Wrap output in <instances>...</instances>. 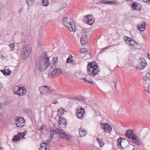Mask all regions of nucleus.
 <instances>
[{
	"mask_svg": "<svg viewBox=\"0 0 150 150\" xmlns=\"http://www.w3.org/2000/svg\"><path fill=\"white\" fill-rule=\"evenodd\" d=\"M46 133L49 136L50 135V140L46 141L47 142H43L41 145V147L39 150H47V144L50 143L52 141V137L55 133L58 134L61 138L68 140L70 139V136L69 135H67L63 130L60 129H57L54 130L52 127H50L46 129Z\"/></svg>",
	"mask_w": 150,
	"mask_h": 150,
	"instance_id": "nucleus-1",
	"label": "nucleus"
},
{
	"mask_svg": "<svg viewBox=\"0 0 150 150\" xmlns=\"http://www.w3.org/2000/svg\"><path fill=\"white\" fill-rule=\"evenodd\" d=\"M49 59L46 53L41 54L38 62L39 69L42 72L47 68L50 64Z\"/></svg>",
	"mask_w": 150,
	"mask_h": 150,
	"instance_id": "nucleus-2",
	"label": "nucleus"
},
{
	"mask_svg": "<svg viewBox=\"0 0 150 150\" xmlns=\"http://www.w3.org/2000/svg\"><path fill=\"white\" fill-rule=\"evenodd\" d=\"M63 23L70 31L74 32L75 31L76 29L75 24L71 18H69L67 17L64 18L63 19Z\"/></svg>",
	"mask_w": 150,
	"mask_h": 150,
	"instance_id": "nucleus-3",
	"label": "nucleus"
},
{
	"mask_svg": "<svg viewBox=\"0 0 150 150\" xmlns=\"http://www.w3.org/2000/svg\"><path fill=\"white\" fill-rule=\"evenodd\" d=\"M31 50V46L30 45H26L23 46L21 51V57L23 59H25L29 55Z\"/></svg>",
	"mask_w": 150,
	"mask_h": 150,
	"instance_id": "nucleus-4",
	"label": "nucleus"
},
{
	"mask_svg": "<svg viewBox=\"0 0 150 150\" xmlns=\"http://www.w3.org/2000/svg\"><path fill=\"white\" fill-rule=\"evenodd\" d=\"M39 90L41 93L43 94L50 93L55 91V89L47 86L40 87L39 88Z\"/></svg>",
	"mask_w": 150,
	"mask_h": 150,
	"instance_id": "nucleus-5",
	"label": "nucleus"
},
{
	"mask_svg": "<svg viewBox=\"0 0 150 150\" xmlns=\"http://www.w3.org/2000/svg\"><path fill=\"white\" fill-rule=\"evenodd\" d=\"M16 121L15 124L17 127H23L25 124V120L22 117L18 116L15 117L14 118Z\"/></svg>",
	"mask_w": 150,
	"mask_h": 150,
	"instance_id": "nucleus-6",
	"label": "nucleus"
},
{
	"mask_svg": "<svg viewBox=\"0 0 150 150\" xmlns=\"http://www.w3.org/2000/svg\"><path fill=\"white\" fill-rule=\"evenodd\" d=\"M83 21L87 24L91 25L94 23L95 19L92 15H90L85 16L83 18Z\"/></svg>",
	"mask_w": 150,
	"mask_h": 150,
	"instance_id": "nucleus-7",
	"label": "nucleus"
},
{
	"mask_svg": "<svg viewBox=\"0 0 150 150\" xmlns=\"http://www.w3.org/2000/svg\"><path fill=\"white\" fill-rule=\"evenodd\" d=\"M26 134V133L25 131L22 132H19L17 134L14 136V137L12 139V140L15 142H18L21 139L23 138Z\"/></svg>",
	"mask_w": 150,
	"mask_h": 150,
	"instance_id": "nucleus-8",
	"label": "nucleus"
},
{
	"mask_svg": "<svg viewBox=\"0 0 150 150\" xmlns=\"http://www.w3.org/2000/svg\"><path fill=\"white\" fill-rule=\"evenodd\" d=\"M58 126L60 128L66 127L67 125V120L66 119L60 116L58 121Z\"/></svg>",
	"mask_w": 150,
	"mask_h": 150,
	"instance_id": "nucleus-9",
	"label": "nucleus"
},
{
	"mask_svg": "<svg viewBox=\"0 0 150 150\" xmlns=\"http://www.w3.org/2000/svg\"><path fill=\"white\" fill-rule=\"evenodd\" d=\"M101 128L106 132L110 133L111 132L112 129V126L108 124L105 123H101Z\"/></svg>",
	"mask_w": 150,
	"mask_h": 150,
	"instance_id": "nucleus-10",
	"label": "nucleus"
},
{
	"mask_svg": "<svg viewBox=\"0 0 150 150\" xmlns=\"http://www.w3.org/2000/svg\"><path fill=\"white\" fill-rule=\"evenodd\" d=\"M139 62V64L138 66L136 67V68L137 69H142L146 66L147 62L144 58L141 59Z\"/></svg>",
	"mask_w": 150,
	"mask_h": 150,
	"instance_id": "nucleus-11",
	"label": "nucleus"
},
{
	"mask_svg": "<svg viewBox=\"0 0 150 150\" xmlns=\"http://www.w3.org/2000/svg\"><path fill=\"white\" fill-rule=\"evenodd\" d=\"M91 71L87 70L88 73L89 75H96L98 74L100 72V69L98 66H96L95 68L92 69Z\"/></svg>",
	"mask_w": 150,
	"mask_h": 150,
	"instance_id": "nucleus-12",
	"label": "nucleus"
},
{
	"mask_svg": "<svg viewBox=\"0 0 150 150\" xmlns=\"http://www.w3.org/2000/svg\"><path fill=\"white\" fill-rule=\"evenodd\" d=\"M27 92V90L24 87L19 88L17 92H15L16 95L19 96H23L25 95Z\"/></svg>",
	"mask_w": 150,
	"mask_h": 150,
	"instance_id": "nucleus-13",
	"label": "nucleus"
},
{
	"mask_svg": "<svg viewBox=\"0 0 150 150\" xmlns=\"http://www.w3.org/2000/svg\"><path fill=\"white\" fill-rule=\"evenodd\" d=\"M77 112L76 115L77 117L79 118H83L85 112V109L79 107L77 108Z\"/></svg>",
	"mask_w": 150,
	"mask_h": 150,
	"instance_id": "nucleus-14",
	"label": "nucleus"
},
{
	"mask_svg": "<svg viewBox=\"0 0 150 150\" xmlns=\"http://www.w3.org/2000/svg\"><path fill=\"white\" fill-rule=\"evenodd\" d=\"M131 129L127 130L125 132V135L126 136L129 138H131L132 139V137L134 136H136V134Z\"/></svg>",
	"mask_w": 150,
	"mask_h": 150,
	"instance_id": "nucleus-15",
	"label": "nucleus"
},
{
	"mask_svg": "<svg viewBox=\"0 0 150 150\" xmlns=\"http://www.w3.org/2000/svg\"><path fill=\"white\" fill-rule=\"evenodd\" d=\"M88 41V38L86 35L85 34L83 35L81 37L80 41L83 45L86 44Z\"/></svg>",
	"mask_w": 150,
	"mask_h": 150,
	"instance_id": "nucleus-16",
	"label": "nucleus"
},
{
	"mask_svg": "<svg viewBox=\"0 0 150 150\" xmlns=\"http://www.w3.org/2000/svg\"><path fill=\"white\" fill-rule=\"evenodd\" d=\"M98 66L96 64L95 62H93L91 63L89 62L87 66V70L88 71H91L92 69Z\"/></svg>",
	"mask_w": 150,
	"mask_h": 150,
	"instance_id": "nucleus-17",
	"label": "nucleus"
},
{
	"mask_svg": "<svg viewBox=\"0 0 150 150\" xmlns=\"http://www.w3.org/2000/svg\"><path fill=\"white\" fill-rule=\"evenodd\" d=\"M146 23L145 22L142 21L139 23V24L137 25L139 30L141 31H144L145 29Z\"/></svg>",
	"mask_w": 150,
	"mask_h": 150,
	"instance_id": "nucleus-18",
	"label": "nucleus"
},
{
	"mask_svg": "<svg viewBox=\"0 0 150 150\" xmlns=\"http://www.w3.org/2000/svg\"><path fill=\"white\" fill-rule=\"evenodd\" d=\"M150 82V76H144L142 78V82L145 85Z\"/></svg>",
	"mask_w": 150,
	"mask_h": 150,
	"instance_id": "nucleus-19",
	"label": "nucleus"
},
{
	"mask_svg": "<svg viewBox=\"0 0 150 150\" xmlns=\"http://www.w3.org/2000/svg\"><path fill=\"white\" fill-rule=\"evenodd\" d=\"M132 9L134 10L136 9L139 11L141 9L140 5L136 2H134L132 4Z\"/></svg>",
	"mask_w": 150,
	"mask_h": 150,
	"instance_id": "nucleus-20",
	"label": "nucleus"
},
{
	"mask_svg": "<svg viewBox=\"0 0 150 150\" xmlns=\"http://www.w3.org/2000/svg\"><path fill=\"white\" fill-rule=\"evenodd\" d=\"M132 141L133 142L135 143L138 146H141L142 143L141 141L138 139L137 138V136H134L132 137Z\"/></svg>",
	"mask_w": 150,
	"mask_h": 150,
	"instance_id": "nucleus-21",
	"label": "nucleus"
},
{
	"mask_svg": "<svg viewBox=\"0 0 150 150\" xmlns=\"http://www.w3.org/2000/svg\"><path fill=\"white\" fill-rule=\"evenodd\" d=\"M87 133V131L84 128L81 127L79 129V134L81 137L85 136Z\"/></svg>",
	"mask_w": 150,
	"mask_h": 150,
	"instance_id": "nucleus-22",
	"label": "nucleus"
},
{
	"mask_svg": "<svg viewBox=\"0 0 150 150\" xmlns=\"http://www.w3.org/2000/svg\"><path fill=\"white\" fill-rule=\"evenodd\" d=\"M1 71L3 73L4 75H5L6 74L7 75H10L11 73V71L9 70L7 67H5L4 70H1Z\"/></svg>",
	"mask_w": 150,
	"mask_h": 150,
	"instance_id": "nucleus-23",
	"label": "nucleus"
},
{
	"mask_svg": "<svg viewBox=\"0 0 150 150\" xmlns=\"http://www.w3.org/2000/svg\"><path fill=\"white\" fill-rule=\"evenodd\" d=\"M75 99L76 100L77 99L79 101L82 100L83 101H84L86 100V98L85 97L81 96H79L76 97H75Z\"/></svg>",
	"mask_w": 150,
	"mask_h": 150,
	"instance_id": "nucleus-24",
	"label": "nucleus"
},
{
	"mask_svg": "<svg viewBox=\"0 0 150 150\" xmlns=\"http://www.w3.org/2000/svg\"><path fill=\"white\" fill-rule=\"evenodd\" d=\"M35 1V0H26V3L28 6L33 5Z\"/></svg>",
	"mask_w": 150,
	"mask_h": 150,
	"instance_id": "nucleus-25",
	"label": "nucleus"
},
{
	"mask_svg": "<svg viewBox=\"0 0 150 150\" xmlns=\"http://www.w3.org/2000/svg\"><path fill=\"white\" fill-rule=\"evenodd\" d=\"M132 39V38H129L126 36H125L124 37V39L125 40V42L127 44H129V43Z\"/></svg>",
	"mask_w": 150,
	"mask_h": 150,
	"instance_id": "nucleus-26",
	"label": "nucleus"
},
{
	"mask_svg": "<svg viewBox=\"0 0 150 150\" xmlns=\"http://www.w3.org/2000/svg\"><path fill=\"white\" fill-rule=\"evenodd\" d=\"M129 44L131 46H137L138 45V44L135 41L133 40L132 39L131 40Z\"/></svg>",
	"mask_w": 150,
	"mask_h": 150,
	"instance_id": "nucleus-27",
	"label": "nucleus"
},
{
	"mask_svg": "<svg viewBox=\"0 0 150 150\" xmlns=\"http://www.w3.org/2000/svg\"><path fill=\"white\" fill-rule=\"evenodd\" d=\"M80 52L81 53L86 54L88 52L87 49L86 48H81L80 49Z\"/></svg>",
	"mask_w": 150,
	"mask_h": 150,
	"instance_id": "nucleus-28",
	"label": "nucleus"
},
{
	"mask_svg": "<svg viewBox=\"0 0 150 150\" xmlns=\"http://www.w3.org/2000/svg\"><path fill=\"white\" fill-rule=\"evenodd\" d=\"M42 4L45 6H47L49 4L48 0H42Z\"/></svg>",
	"mask_w": 150,
	"mask_h": 150,
	"instance_id": "nucleus-29",
	"label": "nucleus"
},
{
	"mask_svg": "<svg viewBox=\"0 0 150 150\" xmlns=\"http://www.w3.org/2000/svg\"><path fill=\"white\" fill-rule=\"evenodd\" d=\"M58 112L57 115L59 116H61L64 114V110L62 108H59L58 110Z\"/></svg>",
	"mask_w": 150,
	"mask_h": 150,
	"instance_id": "nucleus-30",
	"label": "nucleus"
},
{
	"mask_svg": "<svg viewBox=\"0 0 150 150\" xmlns=\"http://www.w3.org/2000/svg\"><path fill=\"white\" fill-rule=\"evenodd\" d=\"M117 84V82L115 81H113L111 83V86L113 88V89L114 90H117L116 88V85Z\"/></svg>",
	"mask_w": 150,
	"mask_h": 150,
	"instance_id": "nucleus-31",
	"label": "nucleus"
},
{
	"mask_svg": "<svg viewBox=\"0 0 150 150\" xmlns=\"http://www.w3.org/2000/svg\"><path fill=\"white\" fill-rule=\"evenodd\" d=\"M54 71L55 74H60L62 72L60 68H56L54 69Z\"/></svg>",
	"mask_w": 150,
	"mask_h": 150,
	"instance_id": "nucleus-32",
	"label": "nucleus"
},
{
	"mask_svg": "<svg viewBox=\"0 0 150 150\" xmlns=\"http://www.w3.org/2000/svg\"><path fill=\"white\" fill-rule=\"evenodd\" d=\"M97 142L98 143L100 147H102L104 145V143L102 139L100 140L98 138H97Z\"/></svg>",
	"mask_w": 150,
	"mask_h": 150,
	"instance_id": "nucleus-33",
	"label": "nucleus"
},
{
	"mask_svg": "<svg viewBox=\"0 0 150 150\" xmlns=\"http://www.w3.org/2000/svg\"><path fill=\"white\" fill-rule=\"evenodd\" d=\"M122 137H120L117 140V145L118 148L121 147V142L122 140Z\"/></svg>",
	"mask_w": 150,
	"mask_h": 150,
	"instance_id": "nucleus-34",
	"label": "nucleus"
},
{
	"mask_svg": "<svg viewBox=\"0 0 150 150\" xmlns=\"http://www.w3.org/2000/svg\"><path fill=\"white\" fill-rule=\"evenodd\" d=\"M20 87L18 86H16L13 87V90L14 94L16 95L15 92H17L18 91V89Z\"/></svg>",
	"mask_w": 150,
	"mask_h": 150,
	"instance_id": "nucleus-35",
	"label": "nucleus"
},
{
	"mask_svg": "<svg viewBox=\"0 0 150 150\" xmlns=\"http://www.w3.org/2000/svg\"><path fill=\"white\" fill-rule=\"evenodd\" d=\"M4 8L5 6L4 5L0 3V14L1 13Z\"/></svg>",
	"mask_w": 150,
	"mask_h": 150,
	"instance_id": "nucleus-36",
	"label": "nucleus"
},
{
	"mask_svg": "<svg viewBox=\"0 0 150 150\" xmlns=\"http://www.w3.org/2000/svg\"><path fill=\"white\" fill-rule=\"evenodd\" d=\"M52 61L53 62L54 65H56L58 62L57 58L56 57H54L52 58Z\"/></svg>",
	"mask_w": 150,
	"mask_h": 150,
	"instance_id": "nucleus-37",
	"label": "nucleus"
},
{
	"mask_svg": "<svg viewBox=\"0 0 150 150\" xmlns=\"http://www.w3.org/2000/svg\"><path fill=\"white\" fill-rule=\"evenodd\" d=\"M82 79H83V80H84L88 82L89 83H90L91 84H93V82L91 80V79H86L85 78H81Z\"/></svg>",
	"mask_w": 150,
	"mask_h": 150,
	"instance_id": "nucleus-38",
	"label": "nucleus"
},
{
	"mask_svg": "<svg viewBox=\"0 0 150 150\" xmlns=\"http://www.w3.org/2000/svg\"><path fill=\"white\" fill-rule=\"evenodd\" d=\"M72 57L71 55H69L68 58H67L66 62L67 63H69L70 62H73V61L71 59V57Z\"/></svg>",
	"mask_w": 150,
	"mask_h": 150,
	"instance_id": "nucleus-39",
	"label": "nucleus"
},
{
	"mask_svg": "<svg viewBox=\"0 0 150 150\" xmlns=\"http://www.w3.org/2000/svg\"><path fill=\"white\" fill-rule=\"evenodd\" d=\"M145 90L146 92L150 94V85H149L146 88H145Z\"/></svg>",
	"mask_w": 150,
	"mask_h": 150,
	"instance_id": "nucleus-40",
	"label": "nucleus"
},
{
	"mask_svg": "<svg viewBox=\"0 0 150 150\" xmlns=\"http://www.w3.org/2000/svg\"><path fill=\"white\" fill-rule=\"evenodd\" d=\"M10 47H11V51H13V50L14 45V43L11 44L9 45Z\"/></svg>",
	"mask_w": 150,
	"mask_h": 150,
	"instance_id": "nucleus-41",
	"label": "nucleus"
},
{
	"mask_svg": "<svg viewBox=\"0 0 150 150\" xmlns=\"http://www.w3.org/2000/svg\"><path fill=\"white\" fill-rule=\"evenodd\" d=\"M108 2L109 3V4H116L117 3V1L115 0H113L111 1H108Z\"/></svg>",
	"mask_w": 150,
	"mask_h": 150,
	"instance_id": "nucleus-42",
	"label": "nucleus"
},
{
	"mask_svg": "<svg viewBox=\"0 0 150 150\" xmlns=\"http://www.w3.org/2000/svg\"><path fill=\"white\" fill-rule=\"evenodd\" d=\"M24 112L27 113H28L30 112V110L27 109H24Z\"/></svg>",
	"mask_w": 150,
	"mask_h": 150,
	"instance_id": "nucleus-43",
	"label": "nucleus"
},
{
	"mask_svg": "<svg viewBox=\"0 0 150 150\" xmlns=\"http://www.w3.org/2000/svg\"><path fill=\"white\" fill-rule=\"evenodd\" d=\"M108 1V0H102V3H107V4H108L109 3Z\"/></svg>",
	"mask_w": 150,
	"mask_h": 150,
	"instance_id": "nucleus-44",
	"label": "nucleus"
},
{
	"mask_svg": "<svg viewBox=\"0 0 150 150\" xmlns=\"http://www.w3.org/2000/svg\"><path fill=\"white\" fill-rule=\"evenodd\" d=\"M107 49V47H105L103 49H102L99 52L100 53H102V52L104 51L105 50Z\"/></svg>",
	"mask_w": 150,
	"mask_h": 150,
	"instance_id": "nucleus-45",
	"label": "nucleus"
},
{
	"mask_svg": "<svg viewBox=\"0 0 150 150\" xmlns=\"http://www.w3.org/2000/svg\"><path fill=\"white\" fill-rule=\"evenodd\" d=\"M86 33V29H82L81 31V33Z\"/></svg>",
	"mask_w": 150,
	"mask_h": 150,
	"instance_id": "nucleus-46",
	"label": "nucleus"
},
{
	"mask_svg": "<svg viewBox=\"0 0 150 150\" xmlns=\"http://www.w3.org/2000/svg\"><path fill=\"white\" fill-rule=\"evenodd\" d=\"M144 2H146L147 4L150 3V1L149 0H142Z\"/></svg>",
	"mask_w": 150,
	"mask_h": 150,
	"instance_id": "nucleus-47",
	"label": "nucleus"
},
{
	"mask_svg": "<svg viewBox=\"0 0 150 150\" xmlns=\"http://www.w3.org/2000/svg\"><path fill=\"white\" fill-rule=\"evenodd\" d=\"M22 10V9L21 8H19V9L18 13H19L21 14Z\"/></svg>",
	"mask_w": 150,
	"mask_h": 150,
	"instance_id": "nucleus-48",
	"label": "nucleus"
},
{
	"mask_svg": "<svg viewBox=\"0 0 150 150\" xmlns=\"http://www.w3.org/2000/svg\"><path fill=\"white\" fill-rule=\"evenodd\" d=\"M52 103L54 104H56L58 103V102L57 101H54L53 102H52Z\"/></svg>",
	"mask_w": 150,
	"mask_h": 150,
	"instance_id": "nucleus-49",
	"label": "nucleus"
},
{
	"mask_svg": "<svg viewBox=\"0 0 150 150\" xmlns=\"http://www.w3.org/2000/svg\"><path fill=\"white\" fill-rule=\"evenodd\" d=\"M38 129L40 130H41L43 129V127H40V128H38Z\"/></svg>",
	"mask_w": 150,
	"mask_h": 150,
	"instance_id": "nucleus-50",
	"label": "nucleus"
},
{
	"mask_svg": "<svg viewBox=\"0 0 150 150\" xmlns=\"http://www.w3.org/2000/svg\"><path fill=\"white\" fill-rule=\"evenodd\" d=\"M148 57L150 59V54H148Z\"/></svg>",
	"mask_w": 150,
	"mask_h": 150,
	"instance_id": "nucleus-51",
	"label": "nucleus"
},
{
	"mask_svg": "<svg viewBox=\"0 0 150 150\" xmlns=\"http://www.w3.org/2000/svg\"><path fill=\"white\" fill-rule=\"evenodd\" d=\"M79 79H81V78H81V77H77Z\"/></svg>",
	"mask_w": 150,
	"mask_h": 150,
	"instance_id": "nucleus-52",
	"label": "nucleus"
},
{
	"mask_svg": "<svg viewBox=\"0 0 150 150\" xmlns=\"http://www.w3.org/2000/svg\"><path fill=\"white\" fill-rule=\"evenodd\" d=\"M1 57H2L4 59L5 58V57H4V56H2V55L1 56Z\"/></svg>",
	"mask_w": 150,
	"mask_h": 150,
	"instance_id": "nucleus-53",
	"label": "nucleus"
},
{
	"mask_svg": "<svg viewBox=\"0 0 150 150\" xmlns=\"http://www.w3.org/2000/svg\"><path fill=\"white\" fill-rule=\"evenodd\" d=\"M148 74H150V73H149V72H148Z\"/></svg>",
	"mask_w": 150,
	"mask_h": 150,
	"instance_id": "nucleus-54",
	"label": "nucleus"
},
{
	"mask_svg": "<svg viewBox=\"0 0 150 150\" xmlns=\"http://www.w3.org/2000/svg\"><path fill=\"white\" fill-rule=\"evenodd\" d=\"M1 106V103H0V107Z\"/></svg>",
	"mask_w": 150,
	"mask_h": 150,
	"instance_id": "nucleus-55",
	"label": "nucleus"
},
{
	"mask_svg": "<svg viewBox=\"0 0 150 150\" xmlns=\"http://www.w3.org/2000/svg\"><path fill=\"white\" fill-rule=\"evenodd\" d=\"M51 75H53V74H51Z\"/></svg>",
	"mask_w": 150,
	"mask_h": 150,
	"instance_id": "nucleus-56",
	"label": "nucleus"
},
{
	"mask_svg": "<svg viewBox=\"0 0 150 150\" xmlns=\"http://www.w3.org/2000/svg\"><path fill=\"white\" fill-rule=\"evenodd\" d=\"M132 150H135L134 149H133Z\"/></svg>",
	"mask_w": 150,
	"mask_h": 150,
	"instance_id": "nucleus-57",
	"label": "nucleus"
},
{
	"mask_svg": "<svg viewBox=\"0 0 150 150\" xmlns=\"http://www.w3.org/2000/svg\"><path fill=\"white\" fill-rule=\"evenodd\" d=\"M51 73H53V71L51 72Z\"/></svg>",
	"mask_w": 150,
	"mask_h": 150,
	"instance_id": "nucleus-58",
	"label": "nucleus"
},
{
	"mask_svg": "<svg viewBox=\"0 0 150 150\" xmlns=\"http://www.w3.org/2000/svg\"><path fill=\"white\" fill-rule=\"evenodd\" d=\"M149 103H150V101H149Z\"/></svg>",
	"mask_w": 150,
	"mask_h": 150,
	"instance_id": "nucleus-59",
	"label": "nucleus"
}]
</instances>
